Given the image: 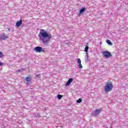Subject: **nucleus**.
Listing matches in <instances>:
<instances>
[{
    "instance_id": "f257e3e1",
    "label": "nucleus",
    "mask_w": 128,
    "mask_h": 128,
    "mask_svg": "<svg viewBox=\"0 0 128 128\" xmlns=\"http://www.w3.org/2000/svg\"><path fill=\"white\" fill-rule=\"evenodd\" d=\"M40 40L42 42L45 46H48L50 38H52V34H48V32L44 29H41L38 35Z\"/></svg>"
},
{
    "instance_id": "f03ea898",
    "label": "nucleus",
    "mask_w": 128,
    "mask_h": 128,
    "mask_svg": "<svg viewBox=\"0 0 128 128\" xmlns=\"http://www.w3.org/2000/svg\"><path fill=\"white\" fill-rule=\"evenodd\" d=\"M112 88H114V85H112V84L107 82L104 86V91L106 92H111Z\"/></svg>"
},
{
    "instance_id": "7ed1b4c3",
    "label": "nucleus",
    "mask_w": 128,
    "mask_h": 128,
    "mask_svg": "<svg viewBox=\"0 0 128 128\" xmlns=\"http://www.w3.org/2000/svg\"><path fill=\"white\" fill-rule=\"evenodd\" d=\"M34 51L36 52H44V48L42 46H37L34 48Z\"/></svg>"
},
{
    "instance_id": "20e7f679",
    "label": "nucleus",
    "mask_w": 128,
    "mask_h": 128,
    "mask_svg": "<svg viewBox=\"0 0 128 128\" xmlns=\"http://www.w3.org/2000/svg\"><path fill=\"white\" fill-rule=\"evenodd\" d=\"M102 112V109H97L95 110L94 112H93L92 114L94 116H98L99 114H100V112Z\"/></svg>"
},
{
    "instance_id": "39448f33",
    "label": "nucleus",
    "mask_w": 128,
    "mask_h": 128,
    "mask_svg": "<svg viewBox=\"0 0 128 128\" xmlns=\"http://www.w3.org/2000/svg\"><path fill=\"white\" fill-rule=\"evenodd\" d=\"M103 55L105 58H110L112 56V54L108 51H104L103 52Z\"/></svg>"
},
{
    "instance_id": "423d86ee",
    "label": "nucleus",
    "mask_w": 128,
    "mask_h": 128,
    "mask_svg": "<svg viewBox=\"0 0 128 128\" xmlns=\"http://www.w3.org/2000/svg\"><path fill=\"white\" fill-rule=\"evenodd\" d=\"M6 38H8V36H6L4 33H2L0 35V40H6Z\"/></svg>"
},
{
    "instance_id": "0eeeda50",
    "label": "nucleus",
    "mask_w": 128,
    "mask_h": 128,
    "mask_svg": "<svg viewBox=\"0 0 128 128\" xmlns=\"http://www.w3.org/2000/svg\"><path fill=\"white\" fill-rule=\"evenodd\" d=\"M72 82H74V78H70L67 82L66 84V86H70V83Z\"/></svg>"
},
{
    "instance_id": "6e6552de",
    "label": "nucleus",
    "mask_w": 128,
    "mask_h": 128,
    "mask_svg": "<svg viewBox=\"0 0 128 128\" xmlns=\"http://www.w3.org/2000/svg\"><path fill=\"white\" fill-rule=\"evenodd\" d=\"M32 79H30V77H26L25 79V81L26 82V84L27 86H28L30 84V82H31Z\"/></svg>"
},
{
    "instance_id": "1a4fd4ad",
    "label": "nucleus",
    "mask_w": 128,
    "mask_h": 128,
    "mask_svg": "<svg viewBox=\"0 0 128 128\" xmlns=\"http://www.w3.org/2000/svg\"><path fill=\"white\" fill-rule=\"evenodd\" d=\"M22 20H20V21H18L16 22V26H22Z\"/></svg>"
},
{
    "instance_id": "9d476101",
    "label": "nucleus",
    "mask_w": 128,
    "mask_h": 128,
    "mask_svg": "<svg viewBox=\"0 0 128 128\" xmlns=\"http://www.w3.org/2000/svg\"><path fill=\"white\" fill-rule=\"evenodd\" d=\"M84 10H86V8H84L81 9L80 12V14H82V12H84Z\"/></svg>"
},
{
    "instance_id": "9b49d317",
    "label": "nucleus",
    "mask_w": 128,
    "mask_h": 128,
    "mask_svg": "<svg viewBox=\"0 0 128 128\" xmlns=\"http://www.w3.org/2000/svg\"><path fill=\"white\" fill-rule=\"evenodd\" d=\"M88 46H86L84 49V52H88Z\"/></svg>"
},
{
    "instance_id": "f8f14e48",
    "label": "nucleus",
    "mask_w": 128,
    "mask_h": 128,
    "mask_svg": "<svg viewBox=\"0 0 128 128\" xmlns=\"http://www.w3.org/2000/svg\"><path fill=\"white\" fill-rule=\"evenodd\" d=\"M106 42L107 44H110V45L112 44V42H110V40H107Z\"/></svg>"
},
{
    "instance_id": "ddd939ff",
    "label": "nucleus",
    "mask_w": 128,
    "mask_h": 128,
    "mask_svg": "<svg viewBox=\"0 0 128 128\" xmlns=\"http://www.w3.org/2000/svg\"><path fill=\"white\" fill-rule=\"evenodd\" d=\"M24 68H21V69L18 70V72H24Z\"/></svg>"
},
{
    "instance_id": "4468645a",
    "label": "nucleus",
    "mask_w": 128,
    "mask_h": 128,
    "mask_svg": "<svg viewBox=\"0 0 128 128\" xmlns=\"http://www.w3.org/2000/svg\"><path fill=\"white\" fill-rule=\"evenodd\" d=\"M82 100L80 98L78 100H77L76 102L78 104H80V102H82Z\"/></svg>"
},
{
    "instance_id": "2eb2a0df",
    "label": "nucleus",
    "mask_w": 128,
    "mask_h": 128,
    "mask_svg": "<svg viewBox=\"0 0 128 128\" xmlns=\"http://www.w3.org/2000/svg\"><path fill=\"white\" fill-rule=\"evenodd\" d=\"M58 98H59V100H60L62 98V95L58 94Z\"/></svg>"
},
{
    "instance_id": "dca6fc26",
    "label": "nucleus",
    "mask_w": 128,
    "mask_h": 128,
    "mask_svg": "<svg viewBox=\"0 0 128 128\" xmlns=\"http://www.w3.org/2000/svg\"><path fill=\"white\" fill-rule=\"evenodd\" d=\"M78 64H82V61L80 60V58H78Z\"/></svg>"
},
{
    "instance_id": "f3484780",
    "label": "nucleus",
    "mask_w": 128,
    "mask_h": 128,
    "mask_svg": "<svg viewBox=\"0 0 128 128\" xmlns=\"http://www.w3.org/2000/svg\"><path fill=\"white\" fill-rule=\"evenodd\" d=\"M79 68H82V63L78 64Z\"/></svg>"
},
{
    "instance_id": "a211bd4d",
    "label": "nucleus",
    "mask_w": 128,
    "mask_h": 128,
    "mask_svg": "<svg viewBox=\"0 0 128 128\" xmlns=\"http://www.w3.org/2000/svg\"><path fill=\"white\" fill-rule=\"evenodd\" d=\"M4 57V55L2 54L1 52H0V58H3Z\"/></svg>"
},
{
    "instance_id": "6ab92c4d",
    "label": "nucleus",
    "mask_w": 128,
    "mask_h": 128,
    "mask_svg": "<svg viewBox=\"0 0 128 128\" xmlns=\"http://www.w3.org/2000/svg\"><path fill=\"white\" fill-rule=\"evenodd\" d=\"M40 74H38V75H36V76H37V78H40Z\"/></svg>"
},
{
    "instance_id": "aec40b11",
    "label": "nucleus",
    "mask_w": 128,
    "mask_h": 128,
    "mask_svg": "<svg viewBox=\"0 0 128 128\" xmlns=\"http://www.w3.org/2000/svg\"><path fill=\"white\" fill-rule=\"evenodd\" d=\"M86 56L87 58H88V52H86Z\"/></svg>"
},
{
    "instance_id": "412c9836",
    "label": "nucleus",
    "mask_w": 128,
    "mask_h": 128,
    "mask_svg": "<svg viewBox=\"0 0 128 128\" xmlns=\"http://www.w3.org/2000/svg\"><path fill=\"white\" fill-rule=\"evenodd\" d=\"M2 66V63L1 62H0V66Z\"/></svg>"
},
{
    "instance_id": "4be33fe9",
    "label": "nucleus",
    "mask_w": 128,
    "mask_h": 128,
    "mask_svg": "<svg viewBox=\"0 0 128 128\" xmlns=\"http://www.w3.org/2000/svg\"><path fill=\"white\" fill-rule=\"evenodd\" d=\"M8 30H10V28H8Z\"/></svg>"
}]
</instances>
